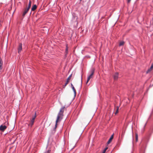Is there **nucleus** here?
I'll use <instances>...</instances> for the list:
<instances>
[{"label": "nucleus", "mask_w": 153, "mask_h": 153, "mask_svg": "<svg viewBox=\"0 0 153 153\" xmlns=\"http://www.w3.org/2000/svg\"><path fill=\"white\" fill-rule=\"evenodd\" d=\"M65 108V106L62 107L61 108L60 111L58 114L57 119L56 120V124H55V129L57 126V123L58 121H59L60 120H61L62 118V117L63 116V113L64 111V108Z\"/></svg>", "instance_id": "obj_1"}, {"label": "nucleus", "mask_w": 153, "mask_h": 153, "mask_svg": "<svg viewBox=\"0 0 153 153\" xmlns=\"http://www.w3.org/2000/svg\"><path fill=\"white\" fill-rule=\"evenodd\" d=\"M91 74L88 76L87 81H86V83H87L89 80H90V79L92 78V76L94 74V70L93 69H92L91 70Z\"/></svg>", "instance_id": "obj_2"}, {"label": "nucleus", "mask_w": 153, "mask_h": 153, "mask_svg": "<svg viewBox=\"0 0 153 153\" xmlns=\"http://www.w3.org/2000/svg\"><path fill=\"white\" fill-rule=\"evenodd\" d=\"M7 128V126L5 125H1L0 126V130L3 131Z\"/></svg>", "instance_id": "obj_3"}, {"label": "nucleus", "mask_w": 153, "mask_h": 153, "mask_svg": "<svg viewBox=\"0 0 153 153\" xmlns=\"http://www.w3.org/2000/svg\"><path fill=\"white\" fill-rule=\"evenodd\" d=\"M36 117V115H35L32 118L31 121V122H30V125L31 126H32L33 125L34 123Z\"/></svg>", "instance_id": "obj_4"}, {"label": "nucleus", "mask_w": 153, "mask_h": 153, "mask_svg": "<svg viewBox=\"0 0 153 153\" xmlns=\"http://www.w3.org/2000/svg\"><path fill=\"white\" fill-rule=\"evenodd\" d=\"M114 134H113L111 136V137L110 138H109V140H108V141L107 142V144H109L111 142V141L112 140L113 138V136H114Z\"/></svg>", "instance_id": "obj_5"}, {"label": "nucleus", "mask_w": 153, "mask_h": 153, "mask_svg": "<svg viewBox=\"0 0 153 153\" xmlns=\"http://www.w3.org/2000/svg\"><path fill=\"white\" fill-rule=\"evenodd\" d=\"M29 10V9H27L26 8L25 9V10L23 12V13L22 14V16L23 17H24L25 16L27 12Z\"/></svg>", "instance_id": "obj_6"}, {"label": "nucleus", "mask_w": 153, "mask_h": 153, "mask_svg": "<svg viewBox=\"0 0 153 153\" xmlns=\"http://www.w3.org/2000/svg\"><path fill=\"white\" fill-rule=\"evenodd\" d=\"M37 8V6L36 4H34L31 8V11H33Z\"/></svg>", "instance_id": "obj_7"}, {"label": "nucleus", "mask_w": 153, "mask_h": 153, "mask_svg": "<svg viewBox=\"0 0 153 153\" xmlns=\"http://www.w3.org/2000/svg\"><path fill=\"white\" fill-rule=\"evenodd\" d=\"M22 50V45L21 44H20L19 45V47L18 48V52L19 53Z\"/></svg>", "instance_id": "obj_8"}, {"label": "nucleus", "mask_w": 153, "mask_h": 153, "mask_svg": "<svg viewBox=\"0 0 153 153\" xmlns=\"http://www.w3.org/2000/svg\"><path fill=\"white\" fill-rule=\"evenodd\" d=\"M31 5V1H30L29 4H28V6L26 8L27 9L29 10L30 8Z\"/></svg>", "instance_id": "obj_9"}, {"label": "nucleus", "mask_w": 153, "mask_h": 153, "mask_svg": "<svg viewBox=\"0 0 153 153\" xmlns=\"http://www.w3.org/2000/svg\"><path fill=\"white\" fill-rule=\"evenodd\" d=\"M72 89H73V91L74 93V96H75L76 95V91L75 89L74 88V86H73L72 88Z\"/></svg>", "instance_id": "obj_10"}, {"label": "nucleus", "mask_w": 153, "mask_h": 153, "mask_svg": "<svg viewBox=\"0 0 153 153\" xmlns=\"http://www.w3.org/2000/svg\"><path fill=\"white\" fill-rule=\"evenodd\" d=\"M124 44V42L123 41H122V42H120L119 45L120 46H121L123 45Z\"/></svg>", "instance_id": "obj_11"}, {"label": "nucleus", "mask_w": 153, "mask_h": 153, "mask_svg": "<svg viewBox=\"0 0 153 153\" xmlns=\"http://www.w3.org/2000/svg\"><path fill=\"white\" fill-rule=\"evenodd\" d=\"M72 74H71V75H70L68 77V78H67V80H68V81H69V80L70 79L71 77V76H72Z\"/></svg>", "instance_id": "obj_12"}, {"label": "nucleus", "mask_w": 153, "mask_h": 153, "mask_svg": "<svg viewBox=\"0 0 153 153\" xmlns=\"http://www.w3.org/2000/svg\"><path fill=\"white\" fill-rule=\"evenodd\" d=\"M118 75V73H117V72H116V73L115 72V80L117 78Z\"/></svg>", "instance_id": "obj_13"}, {"label": "nucleus", "mask_w": 153, "mask_h": 153, "mask_svg": "<svg viewBox=\"0 0 153 153\" xmlns=\"http://www.w3.org/2000/svg\"><path fill=\"white\" fill-rule=\"evenodd\" d=\"M119 108V107L118 106H117V110L116 111H115V114H116L117 113H118V112Z\"/></svg>", "instance_id": "obj_14"}, {"label": "nucleus", "mask_w": 153, "mask_h": 153, "mask_svg": "<svg viewBox=\"0 0 153 153\" xmlns=\"http://www.w3.org/2000/svg\"><path fill=\"white\" fill-rule=\"evenodd\" d=\"M68 47H67V46H66V51H65V52H66V54H67L68 53Z\"/></svg>", "instance_id": "obj_15"}, {"label": "nucleus", "mask_w": 153, "mask_h": 153, "mask_svg": "<svg viewBox=\"0 0 153 153\" xmlns=\"http://www.w3.org/2000/svg\"><path fill=\"white\" fill-rule=\"evenodd\" d=\"M136 141H138V135L137 134H136Z\"/></svg>", "instance_id": "obj_16"}, {"label": "nucleus", "mask_w": 153, "mask_h": 153, "mask_svg": "<svg viewBox=\"0 0 153 153\" xmlns=\"http://www.w3.org/2000/svg\"><path fill=\"white\" fill-rule=\"evenodd\" d=\"M69 82V81H68V80H67L66 82L65 83L64 87L65 86L68 84V83Z\"/></svg>", "instance_id": "obj_17"}, {"label": "nucleus", "mask_w": 153, "mask_h": 153, "mask_svg": "<svg viewBox=\"0 0 153 153\" xmlns=\"http://www.w3.org/2000/svg\"><path fill=\"white\" fill-rule=\"evenodd\" d=\"M151 70H151L150 68L148 69L146 72L147 73H149L150 71H151Z\"/></svg>", "instance_id": "obj_18"}, {"label": "nucleus", "mask_w": 153, "mask_h": 153, "mask_svg": "<svg viewBox=\"0 0 153 153\" xmlns=\"http://www.w3.org/2000/svg\"><path fill=\"white\" fill-rule=\"evenodd\" d=\"M153 68V64H152V65L151 66L150 68V69H151V70H152V68Z\"/></svg>", "instance_id": "obj_19"}, {"label": "nucleus", "mask_w": 153, "mask_h": 153, "mask_svg": "<svg viewBox=\"0 0 153 153\" xmlns=\"http://www.w3.org/2000/svg\"><path fill=\"white\" fill-rule=\"evenodd\" d=\"M50 152V150H48V151L46 152L45 153H49Z\"/></svg>", "instance_id": "obj_20"}, {"label": "nucleus", "mask_w": 153, "mask_h": 153, "mask_svg": "<svg viewBox=\"0 0 153 153\" xmlns=\"http://www.w3.org/2000/svg\"><path fill=\"white\" fill-rule=\"evenodd\" d=\"M105 150H104L102 153H105Z\"/></svg>", "instance_id": "obj_21"}, {"label": "nucleus", "mask_w": 153, "mask_h": 153, "mask_svg": "<svg viewBox=\"0 0 153 153\" xmlns=\"http://www.w3.org/2000/svg\"><path fill=\"white\" fill-rule=\"evenodd\" d=\"M131 1V0H128V1H127L129 3Z\"/></svg>", "instance_id": "obj_22"}, {"label": "nucleus", "mask_w": 153, "mask_h": 153, "mask_svg": "<svg viewBox=\"0 0 153 153\" xmlns=\"http://www.w3.org/2000/svg\"><path fill=\"white\" fill-rule=\"evenodd\" d=\"M71 88H72L73 86H74L73 85V84L72 83H71Z\"/></svg>", "instance_id": "obj_23"}, {"label": "nucleus", "mask_w": 153, "mask_h": 153, "mask_svg": "<svg viewBox=\"0 0 153 153\" xmlns=\"http://www.w3.org/2000/svg\"><path fill=\"white\" fill-rule=\"evenodd\" d=\"M71 88H72L73 86H74L73 85V84L72 83H71Z\"/></svg>", "instance_id": "obj_24"}, {"label": "nucleus", "mask_w": 153, "mask_h": 153, "mask_svg": "<svg viewBox=\"0 0 153 153\" xmlns=\"http://www.w3.org/2000/svg\"><path fill=\"white\" fill-rule=\"evenodd\" d=\"M107 149V148H106L104 150H105V151H106V150Z\"/></svg>", "instance_id": "obj_25"}, {"label": "nucleus", "mask_w": 153, "mask_h": 153, "mask_svg": "<svg viewBox=\"0 0 153 153\" xmlns=\"http://www.w3.org/2000/svg\"><path fill=\"white\" fill-rule=\"evenodd\" d=\"M82 76H81V82H82Z\"/></svg>", "instance_id": "obj_26"}, {"label": "nucleus", "mask_w": 153, "mask_h": 153, "mask_svg": "<svg viewBox=\"0 0 153 153\" xmlns=\"http://www.w3.org/2000/svg\"><path fill=\"white\" fill-rule=\"evenodd\" d=\"M117 146H119V144H118V143H117Z\"/></svg>", "instance_id": "obj_27"}, {"label": "nucleus", "mask_w": 153, "mask_h": 153, "mask_svg": "<svg viewBox=\"0 0 153 153\" xmlns=\"http://www.w3.org/2000/svg\"><path fill=\"white\" fill-rule=\"evenodd\" d=\"M146 124H145L144 126H145L146 125Z\"/></svg>", "instance_id": "obj_28"}, {"label": "nucleus", "mask_w": 153, "mask_h": 153, "mask_svg": "<svg viewBox=\"0 0 153 153\" xmlns=\"http://www.w3.org/2000/svg\"><path fill=\"white\" fill-rule=\"evenodd\" d=\"M36 113H35V115H36Z\"/></svg>", "instance_id": "obj_29"}, {"label": "nucleus", "mask_w": 153, "mask_h": 153, "mask_svg": "<svg viewBox=\"0 0 153 153\" xmlns=\"http://www.w3.org/2000/svg\"><path fill=\"white\" fill-rule=\"evenodd\" d=\"M80 1H81V0H80Z\"/></svg>", "instance_id": "obj_30"}]
</instances>
